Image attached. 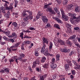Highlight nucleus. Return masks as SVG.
I'll return each instance as SVG.
<instances>
[{
    "mask_svg": "<svg viewBox=\"0 0 80 80\" xmlns=\"http://www.w3.org/2000/svg\"><path fill=\"white\" fill-rule=\"evenodd\" d=\"M41 52L42 53H43L44 55H46V56H47V55L51 56L52 57L53 56V54L48 53V49H45L44 47H42V50H41Z\"/></svg>",
    "mask_w": 80,
    "mask_h": 80,
    "instance_id": "1",
    "label": "nucleus"
},
{
    "mask_svg": "<svg viewBox=\"0 0 80 80\" xmlns=\"http://www.w3.org/2000/svg\"><path fill=\"white\" fill-rule=\"evenodd\" d=\"M2 1L3 2H5L4 6L6 10H12V9H13V6H9L8 7V5H9V2L7 1L3 0Z\"/></svg>",
    "mask_w": 80,
    "mask_h": 80,
    "instance_id": "2",
    "label": "nucleus"
},
{
    "mask_svg": "<svg viewBox=\"0 0 80 80\" xmlns=\"http://www.w3.org/2000/svg\"><path fill=\"white\" fill-rule=\"evenodd\" d=\"M40 60L38 59H36L35 61L33 62L32 67V68H35L37 66V65H40Z\"/></svg>",
    "mask_w": 80,
    "mask_h": 80,
    "instance_id": "3",
    "label": "nucleus"
},
{
    "mask_svg": "<svg viewBox=\"0 0 80 80\" xmlns=\"http://www.w3.org/2000/svg\"><path fill=\"white\" fill-rule=\"evenodd\" d=\"M0 72L2 73H10V69L8 68H4L1 70Z\"/></svg>",
    "mask_w": 80,
    "mask_h": 80,
    "instance_id": "4",
    "label": "nucleus"
},
{
    "mask_svg": "<svg viewBox=\"0 0 80 80\" xmlns=\"http://www.w3.org/2000/svg\"><path fill=\"white\" fill-rule=\"evenodd\" d=\"M23 32H22L20 33V35H19L20 37L23 40V38H32V37L30 36H28L27 35H24L23 37Z\"/></svg>",
    "mask_w": 80,
    "mask_h": 80,
    "instance_id": "5",
    "label": "nucleus"
},
{
    "mask_svg": "<svg viewBox=\"0 0 80 80\" xmlns=\"http://www.w3.org/2000/svg\"><path fill=\"white\" fill-rule=\"evenodd\" d=\"M75 7L74 4H71L66 6V8L67 10H71L73 9V7Z\"/></svg>",
    "mask_w": 80,
    "mask_h": 80,
    "instance_id": "6",
    "label": "nucleus"
},
{
    "mask_svg": "<svg viewBox=\"0 0 80 80\" xmlns=\"http://www.w3.org/2000/svg\"><path fill=\"white\" fill-rule=\"evenodd\" d=\"M76 35H72V36L70 37V38H68V40H72L73 42H77V39H76Z\"/></svg>",
    "mask_w": 80,
    "mask_h": 80,
    "instance_id": "7",
    "label": "nucleus"
},
{
    "mask_svg": "<svg viewBox=\"0 0 80 80\" xmlns=\"http://www.w3.org/2000/svg\"><path fill=\"white\" fill-rule=\"evenodd\" d=\"M42 20L43 22L44 23H48V19L46 16H42Z\"/></svg>",
    "mask_w": 80,
    "mask_h": 80,
    "instance_id": "8",
    "label": "nucleus"
},
{
    "mask_svg": "<svg viewBox=\"0 0 80 80\" xmlns=\"http://www.w3.org/2000/svg\"><path fill=\"white\" fill-rule=\"evenodd\" d=\"M52 18L53 20H55L56 21H57L58 23H63V22H62V21L59 19L58 18L55 17H52Z\"/></svg>",
    "mask_w": 80,
    "mask_h": 80,
    "instance_id": "9",
    "label": "nucleus"
},
{
    "mask_svg": "<svg viewBox=\"0 0 80 80\" xmlns=\"http://www.w3.org/2000/svg\"><path fill=\"white\" fill-rule=\"evenodd\" d=\"M47 9L48 10H47V12H49L51 14H52V15H55V14H56L55 12H54V11H53V10H52V9L51 8H48Z\"/></svg>",
    "mask_w": 80,
    "mask_h": 80,
    "instance_id": "10",
    "label": "nucleus"
},
{
    "mask_svg": "<svg viewBox=\"0 0 80 80\" xmlns=\"http://www.w3.org/2000/svg\"><path fill=\"white\" fill-rule=\"evenodd\" d=\"M58 42L60 43V45H64L65 44V42L60 39L58 40Z\"/></svg>",
    "mask_w": 80,
    "mask_h": 80,
    "instance_id": "11",
    "label": "nucleus"
},
{
    "mask_svg": "<svg viewBox=\"0 0 80 80\" xmlns=\"http://www.w3.org/2000/svg\"><path fill=\"white\" fill-rule=\"evenodd\" d=\"M42 40L43 42V44H45V43L47 44H48V40L45 37H43L42 38Z\"/></svg>",
    "mask_w": 80,
    "mask_h": 80,
    "instance_id": "12",
    "label": "nucleus"
},
{
    "mask_svg": "<svg viewBox=\"0 0 80 80\" xmlns=\"http://www.w3.org/2000/svg\"><path fill=\"white\" fill-rule=\"evenodd\" d=\"M50 67L53 69H55L57 68V64L55 63H53L51 64Z\"/></svg>",
    "mask_w": 80,
    "mask_h": 80,
    "instance_id": "13",
    "label": "nucleus"
},
{
    "mask_svg": "<svg viewBox=\"0 0 80 80\" xmlns=\"http://www.w3.org/2000/svg\"><path fill=\"white\" fill-rule=\"evenodd\" d=\"M47 60V58H46V57H42L41 60V62L42 63H44L45 62V61Z\"/></svg>",
    "mask_w": 80,
    "mask_h": 80,
    "instance_id": "14",
    "label": "nucleus"
},
{
    "mask_svg": "<svg viewBox=\"0 0 80 80\" xmlns=\"http://www.w3.org/2000/svg\"><path fill=\"white\" fill-rule=\"evenodd\" d=\"M54 27L56 28L58 30H60L61 29L60 28V26L59 25L57 24H54L53 26Z\"/></svg>",
    "mask_w": 80,
    "mask_h": 80,
    "instance_id": "15",
    "label": "nucleus"
},
{
    "mask_svg": "<svg viewBox=\"0 0 80 80\" xmlns=\"http://www.w3.org/2000/svg\"><path fill=\"white\" fill-rule=\"evenodd\" d=\"M29 23V22L28 21H25L24 22H22V25H21L22 26H23V27H25L27 25H28V24Z\"/></svg>",
    "mask_w": 80,
    "mask_h": 80,
    "instance_id": "16",
    "label": "nucleus"
},
{
    "mask_svg": "<svg viewBox=\"0 0 80 80\" xmlns=\"http://www.w3.org/2000/svg\"><path fill=\"white\" fill-rule=\"evenodd\" d=\"M70 52V49L66 48H63V52L64 53H69Z\"/></svg>",
    "mask_w": 80,
    "mask_h": 80,
    "instance_id": "17",
    "label": "nucleus"
},
{
    "mask_svg": "<svg viewBox=\"0 0 80 80\" xmlns=\"http://www.w3.org/2000/svg\"><path fill=\"white\" fill-rule=\"evenodd\" d=\"M1 9L2 11V13H5L6 12H5V10H6V8H5V7H3V6H2L1 7Z\"/></svg>",
    "mask_w": 80,
    "mask_h": 80,
    "instance_id": "18",
    "label": "nucleus"
},
{
    "mask_svg": "<svg viewBox=\"0 0 80 80\" xmlns=\"http://www.w3.org/2000/svg\"><path fill=\"white\" fill-rule=\"evenodd\" d=\"M62 17L65 21H68V16L65 15L62 16Z\"/></svg>",
    "mask_w": 80,
    "mask_h": 80,
    "instance_id": "19",
    "label": "nucleus"
},
{
    "mask_svg": "<svg viewBox=\"0 0 80 80\" xmlns=\"http://www.w3.org/2000/svg\"><path fill=\"white\" fill-rule=\"evenodd\" d=\"M64 67L66 72H68V70L70 69L69 66L67 64H66L64 65Z\"/></svg>",
    "mask_w": 80,
    "mask_h": 80,
    "instance_id": "20",
    "label": "nucleus"
},
{
    "mask_svg": "<svg viewBox=\"0 0 80 80\" xmlns=\"http://www.w3.org/2000/svg\"><path fill=\"white\" fill-rule=\"evenodd\" d=\"M25 56V54H23L22 53H21L19 54V58H20V60H21V59H22V58H23V57H24Z\"/></svg>",
    "mask_w": 80,
    "mask_h": 80,
    "instance_id": "21",
    "label": "nucleus"
},
{
    "mask_svg": "<svg viewBox=\"0 0 80 80\" xmlns=\"http://www.w3.org/2000/svg\"><path fill=\"white\" fill-rule=\"evenodd\" d=\"M70 40H67L66 42V44H67V45H70V46H72V43L70 41Z\"/></svg>",
    "mask_w": 80,
    "mask_h": 80,
    "instance_id": "22",
    "label": "nucleus"
},
{
    "mask_svg": "<svg viewBox=\"0 0 80 80\" xmlns=\"http://www.w3.org/2000/svg\"><path fill=\"white\" fill-rule=\"evenodd\" d=\"M68 0H64L62 1V4L63 5H66L68 4Z\"/></svg>",
    "mask_w": 80,
    "mask_h": 80,
    "instance_id": "23",
    "label": "nucleus"
},
{
    "mask_svg": "<svg viewBox=\"0 0 80 80\" xmlns=\"http://www.w3.org/2000/svg\"><path fill=\"white\" fill-rule=\"evenodd\" d=\"M60 10L61 12L62 17V16H63V15H65V11H64L63 9L62 8H61L60 9Z\"/></svg>",
    "mask_w": 80,
    "mask_h": 80,
    "instance_id": "24",
    "label": "nucleus"
},
{
    "mask_svg": "<svg viewBox=\"0 0 80 80\" xmlns=\"http://www.w3.org/2000/svg\"><path fill=\"white\" fill-rule=\"evenodd\" d=\"M68 65L70 67L72 66V61L70 60H68L67 61Z\"/></svg>",
    "mask_w": 80,
    "mask_h": 80,
    "instance_id": "25",
    "label": "nucleus"
},
{
    "mask_svg": "<svg viewBox=\"0 0 80 80\" xmlns=\"http://www.w3.org/2000/svg\"><path fill=\"white\" fill-rule=\"evenodd\" d=\"M48 65H49V63L48 62L47 63L44 65L43 67L45 68H48Z\"/></svg>",
    "mask_w": 80,
    "mask_h": 80,
    "instance_id": "26",
    "label": "nucleus"
},
{
    "mask_svg": "<svg viewBox=\"0 0 80 80\" xmlns=\"http://www.w3.org/2000/svg\"><path fill=\"white\" fill-rule=\"evenodd\" d=\"M60 54H57L56 56L57 60L58 61L60 60Z\"/></svg>",
    "mask_w": 80,
    "mask_h": 80,
    "instance_id": "27",
    "label": "nucleus"
},
{
    "mask_svg": "<svg viewBox=\"0 0 80 80\" xmlns=\"http://www.w3.org/2000/svg\"><path fill=\"white\" fill-rule=\"evenodd\" d=\"M75 10L77 12H80V8L79 7H77L75 8Z\"/></svg>",
    "mask_w": 80,
    "mask_h": 80,
    "instance_id": "28",
    "label": "nucleus"
},
{
    "mask_svg": "<svg viewBox=\"0 0 80 80\" xmlns=\"http://www.w3.org/2000/svg\"><path fill=\"white\" fill-rule=\"evenodd\" d=\"M45 28L46 29L47 28H51V25L49 23H47L46 26L45 27Z\"/></svg>",
    "mask_w": 80,
    "mask_h": 80,
    "instance_id": "29",
    "label": "nucleus"
},
{
    "mask_svg": "<svg viewBox=\"0 0 80 80\" xmlns=\"http://www.w3.org/2000/svg\"><path fill=\"white\" fill-rule=\"evenodd\" d=\"M52 47H53V43H52V42H50L49 43V50H52Z\"/></svg>",
    "mask_w": 80,
    "mask_h": 80,
    "instance_id": "30",
    "label": "nucleus"
},
{
    "mask_svg": "<svg viewBox=\"0 0 80 80\" xmlns=\"http://www.w3.org/2000/svg\"><path fill=\"white\" fill-rule=\"evenodd\" d=\"M4 33H6V35L7 36H9L10 35V32L9 31H4L3 32Z\"/></svg>",
    "mask_w": 80,
    "mask_h": 80,
    "instance_id": "31",
    "label": "nucleus"
},
{
    "mask_svg": "<svg viewBox=\"0 0 80 80\" xmlns=\"http://www.w3.org/2000/svg\"><path fill=\"white\" fill-rule=\"evenodd\" d=\"M67 32L70 34L72 33V29L71 28H69L68 27V28L67 29Z\"/></svg>",
    "mask_w": 80,
    "mask_h": 80,
    "instance_id": "32",
    "label": "nucleus"
},
{
    "mask_svg": "<svg viewBox=\"0 0 80 80\" xmlns=\"http://www.w3.org/2000/svg\"><path fill=\"white\" fill-rule=\"evenodd\" d=\"M15 4L14 7L15 8L17 7L18 6V1L17 0H15Z\"/></svg>",
    "mask_w": 80,
    "mask_h": 80,
    "instance_id": "33",
    "label": "nucleus"
},
{
    "mask_svg": "<svg viewBox=\"0 0 80 80\" xmlns=\"http://www.w3.org/2000/svg\"><path fill=\"white\" fill-rule=\"evenodd\" d=\"M74 43L75 44V45H76V47H78V48H79L80 49V44L78 43H77V42H74Z\"/></svg>",
    "mask_w": 80,
    "mask_h": 80,
    "instance_id": "34",
    "label": "nucleus"
},
{
    "mask_svg": "<svg viewBox=\"0 0 80 80\" xmlns=\"http://www.w3.org/2000/svg\"><path fill=\"white\" fill-rule=\"evenodd\" d=\"M35 55L36 57H38L39 56V53H38V51H36L34 52Z\"/></svg>",
    "mask_w": 80,
    "mask_h": 80,
    "instance_id": "35",
    "label": "nucleus"
},
{
    "mask_svg": "<svg viewBox=\"0 0 80 80\" xmlns=\"http://www.w3.org/2000/svg\"><path fill=\"white\" fill-rule=\"evenodd\" d=\"M4 15L5 17H6L8 19V18H10V17H9V15L8 14L5 13L4 14Z\"/></svg>",
    "mask_w": 80,
    "mask_h": 80,
    "instance_id": "36",
    "label": "nucleus"
},
{
    "mask_svg": "<svg viewBox=\"0 0 80 80\" xmlns=\"http://www.w3.org/2000/svg\"><path fill=\"white\" fill-rule=\"evenodd\" d=\"M26 10H24L23 12V16L24 17H27V14H26Z\"/></svg>",
    "mask_w": 80,
    "mask_h": 80,
    "instance_id": "37",
    "label": "nucleus"
},
{
    "mask_svg": "<svg viewBox=\"0 0 80 80\" xmlns=\"http://www.w3.org/2000/svg\"><path fill=\"white\" fill-rule=\"evenodd\" d=\"M67 15H68V16H69V17H73V14H72L71 13H68L67 14Z\"/></svg>",
    "mask_w": 80,
    "mask_h": 80,
    "instance_id": "38",
    "label": "nucleus"
},
{
    "mask_svg": "<svg viewBox=\"0 0 80 80\" xmlns=\"http://www.w3.org/2000/svg\"><path fill=\"white\" fill-rule=\"evenodd\" d=\"M73 54H74V52L72 51H71L70 52L69 55L70 57H71L72 55H73Z\"/></svg>",
    "mask_w": 80,
    "mask_h": 80,
    "instance_id": "39",
    "label": "nucleus"
},
{
    "mask_svg": "<svg viewBox=\"0 0 80 80\" xmlns=\"http://www.w3.org/2000/svg\"><path fill=\"white\" fill-rule=\"evenodd\" d=\"M26 42V43H25ZM25 44H28V45H29L31 43V42L30 41H25Z\"/></svg>",
    "mask_w": 80,
    "mask_h": 80,
    "instance_id": "40",
    "label": "nucleus"
},
{
    "mask_svg": "<svg viewBox=\"0 0 80 80\" xmlns=\"http://www.w3.org/2000/svg\"><path fill=\"white\" fill-rule=\"evenodd\" d=\"M17 23L16 22H13L12 23V25H13L14 26V27H16L17 26Z\"/></svg>",
    "mask_w": 80,
    "mask_h": 80,
    "instance_id": "41",
    "label": "nucleus"
},
{
    "mask_svg": "<svg viewBox=\"0 0 80 80\" xmlns=\"http://www.w3.org/2000/svg\"><path fill=\"white\" fill-rule=\"evenodd\" d=\"M66 26L67 27H68V28H69V27H72V25H71L67 23H66Z\"/></svg>",
    "mask_w": 80,
    "mask_h": 80,
    "instance_id": "42",
    "label": "nucleus"
},
{
    "mask_svg": "<svg viewBox=\"0 0 80 80\" xmlns=\"http://www.w3.org/2000/svg\"><path fill=\"white\" fill-rule=\"evenodd\" d=\"M28 18H29V19H30V20L33 19V16L32 15H30L28 16Z\"/></svg>",
    "mask_w": 80,
    "mask_h": 80,
    "instance_id": "43",
    "label": "nucleus"
},
{
    "mask_svg": "<svg viewBox=\"0 0 80 80\" xmlns=\"http://www.w3.org/2000/svg\"><path fill=\"white\" fill-rule=\"evenodd\" d=\"M29 20V19L28 18V16L24 18L23 19V20H24V21H28V20Z\"/></svg>",
    "mask_w": 80,
    "mask_h": 80,
    "instance_id": "44",
    "label": "nucleus"
},
{
    "mask_svg": "<svg viewBox=\"0 0 80 80\" xmlns=\"http://www.w3.org/2000/svg\"><path fill=\"white\" fill-rule=\"evenodd\" d=\"M20 44V42H17L15 44V46L16 47H18L19 46Z\"/></svg>",
    "mask_w": 80,
    "mask_h": 80,
    "instance_id": "45",
    "label": "nucleus"
},
{
    "mask_svg": "<svg viewBox=\"0 0 80 80\" xmlns=\"http://www.w3.org/2000/svg\"><path fill=\"white\" fill-rule=\"evenodd\" d=\"M26 12H28V14L30 15H32V11H30L29 10H26Z\"/></svg>",
    "mask_w": 80,
    "mask_h": 80,
    "instance_id": "46",
    "label": "nucleus"
},
{
    "mask_svg": "<svg viewBox=\"0 0 80 80\" xmlns=\"http://www.w3.org/2000/svg\"><path fill=\"white\" fill-rule=\"evenodd\" d=\"M72 62L73 63H74V65H76V66L78 64V63L77 62H76V61H75L74 60H72Z\"/></svg>",
    "mask_w": 80,
    "mask_h": 80,
    "instance_id": "47",
    "label": "nucleus"
},
{
    "mask_svg": "<svg viewBox=\"0 0 80 80\" xmlns=\"http://www.w3.org/2000/svg\"><path fill=\"white\" fill-rule=\"evenodd\" d=\"M70 22L72 24H74L75 23V21L72 19L71 20Z\"/></svg>",
    "mask_w": 80,
    "mask_h": 80,
    "instance_id": "48",
    "label": "nucleus"
},
{
    "mask_svg": "<svg viewBox=\"0 0 80 80\" xmlns=\"http://www.w3.org/2000/svg\"><path fill=\"white\" fill-rule=\"evenodd\" d=\"M71 72H72V75H75V73H76V72H75V71L73 70L71 71Z\"/></svg>",
    "mask_w": 80,
    "mask_h": 80,
    "instance_id": "49",
    "label": "nucleus"
},
{
    "mask_svg": "<svg viewBox=\"0 0 80 80\" xmlns=\"http://www.w3.org/2000/svg\"><path fill=\"white\" fill-rule=\"evenodd\" d=\"M4 40H6V41H7L8 40V38H7L6 36H4L3 38Z\"/></svg>",
    "mask_w": 80,
    "mask_h": 80,
    "instance_id": "50",
    "label": "nucleus"
},
{
    "mask_svg": "<svg viewBox=\"0 0 80 80\" xmlns=\"http://www.w3.org/2000/svg\"><path fill=\"white\" fill-rule=\"evenodd\" d=\"M12 37H15V36L16 35V33L15 32H13L12 33Z\"/></svg>",
    "mask_w": 80,
    "mask_h": 80,
    "instance_id": "51",
    "label": "nucleus"
},
{
    "mask_svg": "<svg viewBox=\"0 0 80 80\" xmlns=\"http://www.w3.org/2000/svg\"><path fill=\"white\" fill-rule=\"evenodd\" d=\"M40 14H39V13H38L37 14V15L36 16V18H37V19H39V18H40Z\"/></svg>",
    "mask_w": 80,
    "mask_h": 80,
    "instance_id": "52",
    "label": "nucleus"
},
{
    "mask_svg": "<svg viewBox=\"0 0 80 80\" xmlns=\"http://www.w3.org/2000/svg\"><path fill=\"white\" fill-rule=\"evenodd\" d=\"M8 41H10L12 43L14 42V40L13 39H8Z\"/></svg>",
    "mask_w": 80,
    "mask_h": 80,
    "instance_id": "53",
    "label": "nucleus"
},
{
    "mask_svg": "<svg viewBox=\"0 0 80 80\" xmlns=\"http://www.w3.org/2000/svg\"><path fill=\"white\" fill-rule=\"evenodd\" d=\"M0 44H1L2 45H5V42H2L0 41Z\"/></svg>",
    "mask_w": 80,
    "mask_h": 80,
    "instance_id": "54",
    "label": "nucleus"
},
{
    "mask_svg": "<svg viewBox=\"0 0 80 80\" xmlns=\"http://www.w3.org/2000/svg\"><path fill=\"white\" fill-rule=\"evenodd\" d=\"M48 6L47 4L45 5L43 7L44 9H45V8H48Z\"/></svg>",
    "mask_w": 80,
    "mask_h": 80,
    "instance_id": "55",
    "label": "nucleus"
},
{
    "mask_svg": "<svg viewBox=\"0 0 80 80\" xmlns=\"http://www.w3.org/2000/svg\"><path fill=\"white\" fill-rule=\"evenodd\" d=\"M20 60V58H17V59H16V60H15V62H16V63H17V64H18V60Z\"/></svg>",
    "mask_w": 80,
    "mask_h": 80,
    "instance_id": "56",
    "label": "nucleus"
},
{
    "mask_svg": "<svg viewBox=\"0 0 80 80\" xmlns=\"http://www.w3.org/2000/svg\"><path fill=\"white\" fill-rule=\"evenodd\" d=\"M9 61L10 63H11L12 62H14V60L12 59H11L9 60Z\"/></svg>",
    "mask_w": 80,
    "mask_h": 80,
    "instance_id": "57",
    "label": "nucleus"
},
{
    "mask_svg": "<svg viewBox=\"0 0 80 80\" xmlns=\"http://www.w3.org/2000/svg\"><path fill=\"white\" fill-rule=\"evenodd\" d=\"M29 29L30 30H35V28H30Z\"/></svg>",
    "mask_w": 80,
    "mask_h": 80,
    "instance_id": "58",
    "label": "nucleus"
},
{
    "mask_svg": "<svg viewBox=\"0 0 80 80\" xmlns=\"http://www.w3.org/2000/svg\"><path fill=\"white\" fill-rule=\"evenodd\" d=\"M54 45H55L56 47H58L59 46V44L58 43H57V42H54Z\"/></svg>",
    "mask_w": 80,
    "mask_h": 80,
    "instance_id": "59",
    "label": "nucleus"
},
{
    "mask_svg": "<svg viewBox=\"0 0 80 80\" xmlns=\"http://www.w3.org/2000/svg\"><path fill=\"white\" fill-rule=\"evenodd\" d=\"M76 66L78 67V70H80V65L78 63V64L76 65Z\"/></svg>",
    "mask_w": 80,
    "mask_h": 80,
    "instance_id": "60",
    "label": "nucleus"
},
{
    "mask_svg": "<svg viewBox=\"0 0 80 80\" xmlns=\"http://www.w3.org/2000/svg\"><path fill=\"white\" fill-rule=\"evenodd\" d=\"M74 29L75 30H79V27H76L74 28Z\"/></svg>",
    "mask_w": 80,
    "mask_h": 80,
    "instance_id": "61",
    "label": "nucleus"
},
{
    "mask_svg": "<svg viewBox=\"0 0 80 80\" xmlns=\"http://www.w3.org/2000/svg\"><path fill=\"white\" fill-rule=\"evenodd\" d=\"M44 78H43V76L40 77L39 80H44Z\"/></svg>",
    "mask_w": 80,
    "mask_h": 80,
    "instance_id": "62",
    "label": "nucleus"
},
{
    "mask_svg": "<svg viewBox=\"0 0 80 80\" xmlns=\"http://www.w3.org/2000/svg\"><path fill=\"white\" fill-rule=\"evenodd\" d=\"M31 80H37L36 79H35V76H34L31 79Z\"/></svg>",
    "mask_w": 80,
    "mask_h": 80,
    "instance_id": "63",
    "label": "nucleus"
},
{
    "mask_svg": "<svg viewBox=\"0 0 80 80\" xmlns=\"http://www.w3.org/2000/svg\"><path fill=\"white\" fill-rule=\"evenodd\" d=\"M23 80H28V78L27 77L24 78H23Z\"/></svg>",
    "mask_w": 80,
    "mask_h": 80,
    "instance_id": "64",
    "label": "nucleus"
}]
</instances>
